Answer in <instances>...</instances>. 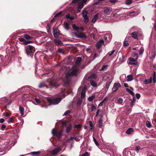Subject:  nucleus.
<instances>
[{
  "label": "nucleus",
  "mask_w": 156,
  "mask_h": 156,
  "mask_svg": "<svg viewBox=\"0 0 156 156\" xmlns=\"http://www.w3.org/2000/svg\"><path fill=\"white\" fill-rule=\"evenodd\" d=\"M70 112V111L69 110H67L64 113V115H68L69 113Z\"/></svg>",
  "instance_id": "nucleus-53"
},
{
  "label": "nucleus",
  "mask_w": 156,
  "mask_h": 156,
  "mask_svg": "<svg viewBox=\"0 0 156 156\" xmlns=\"http://www.w3.org/2000/svg\"><path fill=\"white\" fill-rule=\"evenodd\" d=\"M40 151H34L31 153V155H38L40 154Z\"/></svg>",
  "instance_id": "nucleus-29"
},
{
  "label": "nucleus",
  "mask_w": 156,
  "mask_h": 156,
  "mask_svg": "<svg viewBox=\"0 0 156 156\" xmlns=\"http://www.w3.org/2000/svg\"><path fill=\"white\" fill-rule=\"evenodd\" d=\"M132 3V0H126L125 3L127 5H129Z\"/></svg>",
  "instance_id": "nucleus-35"
},
{
  "label": "nucleus",
  "mask_w": 156,
  "mask_h": 156,
  "mask_svg": "<svg viewBox=\"0 0 156 156\" xmlns=\"http://www.w3.org/2000/svg\"><path fill=\"white\" fill-rule=\"evenodd\" d=\"M35 100L36 102H37V103L40 104L41 103V101L38 98H36Z\"/></svg>",
  "instance_id": "nucleus-55"
},
{
  "label": "nucleus",
  "mask_w": 156,
  "mask_h": 156,
  "mask_svg": "<svg viewBox=\"0 0 156 156\" xmlns=\"http://www.w3.org/2000/svg\"><path fill=\"white\" fill-rule=\"evenodd\" d=\"M127 78H128L127 80V81H131L133 80V76L131 75H128L127 76Z\"/></svg>",
  "instance_id": "nucleus-25"
},
{
  "label": "nucleus",
  "mask_w": 156,
  "mask_h": 156,
  "mask_svg": "<svg viewBox=\"0 0 156 156\" xmlns=\"http://www.w3.org/2000/svg\"><path fill=\"white\" fill-rule=\"evenodd\" d=\"M109 2L111 3L115 4L117 2V0H109Z\"/></svg>",
  "instance_id": "nucleus-51"
},
{
  "label": "nucleus",
  "mask_w": 156,
  "mask_h": 156,
  "mask_svg": "<svg viewBox=\"0 0 156 156\" xmlns=\"http://www.w3.org/2000/svg\"><path fill=\"white\" fill-rule=\"evenodd\" d=\"M93 140H94L95 144H96V145L97 146H98L99 145V144L98 142L97 141L96 139H95V138L94 137H93Z\"/></svg>",
  "instance_id": "nucleus-45"
},
{
  "label": "nucleus",
  "mask_w": 156,
  "mask_h": 156,
  "mask_svg": "<svg viewBox=\"0 0 156 156\" xmlns=\"http://www.w3.org/2000/svg\"><path fill=\"white\" fill-rule=\"evenodd\" d=\"M115 51V50H113L111 52H109L108 53V55L109 56H111Z\"/></svg>",
  "instance_id": "nucleus-42"
},
{
  "label": "nucleus",
  "mask_w": 156,
  "mask_h": 156,
  "mask_svg": "<svg viewBox=\"0 0 156 156\" xmlns=\"http://www.w3.org/2000/svg\"><path fill=\"white\" fill-rule=\"evenodd\" d=\"M85 97V92L84 90H82L81 93V98H83Z\"/></svg>",
  "instance_id": "nucleus-24"
},
{
  "label": "nucleus",
  "mask_w": 156,
  "mask_h": 156,
  "mask_svg": "<svg viewBox=\"0 0 156 156\" xmlns=\"http://www.w3.org/2000/svg\"><path fill=\"white\" fill-rule=\"evenodd\" d=\"M45 86V85L44 84V83H40V84L39 86V87L40 88H42V87H44Z\"/></svg>",
  "instance_id": "nucleus-52"
},
{
  "label": "nucleus",
  "mask_w": 156,
  "mask_h": 156,
  "mask_svg": "<svg viewBox=\"0 0 156 156\" xmlns=\"http://www.w3.org/2000/svg\"><path fill=\"white\" fill-rule=\"evenodd\" d=\"M95 98V95L92 96H91L89 97L88 98V100L90 101H91L93 100V99L94 98Z\"/></svg>",
  "instance_id": "nucleus-31"
},
{
  "label": "nucleus",
  "mask_w": 156,
  "mask_h": 156,
  "mask_svg": "<svg viewBox=\"0 0 156 156\" xmlns=\"http://www.w3.org/2000/svg\"><path fill=\"white\" fill-rule=\"evenodd\" d=\"M111 12V10L108 7L105 8L104 9V12L106 15H109Z\"/></svg>",
  "instance_id": "nucleus-13"
},
{
  "label": "nucleus",
  "mask_w": 156,
  "mask_h": 156,
  "mask_svg": "<svg viewBox=\"0 0 156 156\" xmlns=\"http://www.w3.org/2000/svg\"><path fill=\"white\" fill-rule=\"evenodd\" d=\"M97 78V75L95 74H93L90 75L89 78H92L93 79H96Z\"/></svg>",
  "instance_id": "nucleus-34"
},
{
  "label": "nucleus",
  "mask_w": 156,
  "mask_h": 156,
  "mask_svg": "<svg viewBox=\"0 0 156 156\" xmlns=\"http://www.w3.org/2000/svg\"><path fill=\"white\" fill-rule=\"evenodd\" d=\"M79 71V68L76 66H73L71 69L69 67H63L60 69L59 72L61 75L66 73V78L68 79L73 76H76Z\"/></svg>",
  "instance_id": "nucleus-1"
},
{
  "label": "nucleus",
  "mask_w": 156,
  "mask_h": 156,
  "mask_svg": "<svg viewBox=\"0 0 156 156\" xmlns=\"http://www.w3.org/2000/svg\"><path fill=\"white\" fill-rule=\"evenodd\" d=\"M132 56L133 57H135L136 56L137 57L138 56L137 55V54L136 53L135 51H134L133 52V54H132Z\"/></svg>",
  "instance_id": "nucleus-62"
},
{
  "label": "nucleus",
  "mask_w": 156,
  "mask_h": 156,
  "mask_svg": "<svg viewBox=\"0 0 156 156\" xmlns=\"http://www.w3.org/2000/svg\"><path fill=\"white\" fill-rule=\"evenodd\" d=\"M74 36L77 38L86 39L87 36L84 34L82 33H76L74 34Z\"/></svg>",
  "instance_id": "nucleus-7"
},
{
  "label": "nucleus",
  "mask_w": 156,
  "mask_h": 156,
  "mask_svg": "<svg viewBox=\"0 0 156 156\" xmlns=\"http://www.w3.org/2000/svg\"><path fill=\"white\" fill-rule=\"evenodd\" d=\"M88 12L87 11L84 10L82 12V16L83 17H85L87 16Z\"/></svg>",
  "instance_id": "nucleus-26"
},
{
  "label": "nucleus",
  "mask_w": 156,
  "mask_h": 156,
  "mask_svg": "<svg viewBox=\"0 0 156 156\" xmlns=\"http://www.w3.org/2000/svg\"><path fill=\"white\" fill-rule=\"evenodd\" d=\"M138 57V56H137V58H136V59H135L132 57H130L129 59V64L130 65H137L138 63L137 61V59Z\"/></svg>",
  "instance_id": "nucleus-6"
},
{
  "label": "nucleus",
  "mask_w": 156,
  "mask_h": 156,
  "mask_svg": "<svg viewBox=\"0 0 156 156\" xmlns=\"http://www.w3.org/2000/svg\"><path fill=\"white\" fill-rule=\"evenodd\" d=\"M151 81L152 79L151 78V77L150 78L148 79L145 80L144 83L145 84H148L151 83Z\"/></svg>",
  "instance_id": "nucleus-19"
},
{
  "label": "nucleus",
  "mask_w": 156,
  "mask_h": 156,
  "mask_svg": "<svg viewBox=\"0 0 156 156\" xmlns=\"http://www.w3.org/2000/svg\"><path fill=\"white\" fill-rule=\"evenodd\" d=\"M26 51L27 55H31V54L34 52L35 48L32 46H29L27 48Z\"/></svg>",
  "instance_id": "nucleus-5"
},
{
  "label": "nucleus",
  "mask_w": 156,
  "mask_h": 156,
  "mask_svg": "<svg viewBox=\"0 0 156 156\" xmlns=\"http://www.w3.org/2000/svg\"><path fill=\"white\" fill-rule=\"evenodd\" d=\"M98 14H96L95 15H94L92 20V22L93 23H95L96 20H97L98 19Z\"/></svg>",
  "instance_id": "nucleus-15"
},
{
  "label": "nucleus",
  "mask_w": 156,
  "mask_h": 156,
  "mask_svg": "<svg viewBox=\"0 0 156 156\" xmlns=\"http://www.w3.org/2000/svg\"><path fill=\"white\" fill-rule=\"evenodd\" d=\"M84 18V21L86 23H87L89 21V19L88 16H86L85 17H83Z\"/></svg>",
  "instance_id": "nucleus-37"
},
{
  "label": "nucleus",
  "mask_w": 156,
  "mask_h": 156,
  "mask_svg": "<svg viewBox=\"0 0 156 156\" xmlns=\"http://www.w3.org/2000/svg\"><path fill=\"white\" fill-rule=\"evenodd\" d=\"M3 115L7 117H9L10 116V114H9L7 112L4 113H3Z\"/></svg>",
  "instance_id": "nucleus-54"
},
{
  "label": "nucleus",
  "mask_w": 156,
  "mask_h": 156,
  "mask_svg": "<svg viewBox=\"0 0 156 156\" xmlns=\"http://www.w3.org/2000/svg\"><path fill=\"white\" fill-rule=\"evenodd\" d=\"M105 103L104 102V101H102L99 104L98 106H101L102 105H103V104H104Z\"/></svg>",
  "instance_id": "nucleus-60"
},
{
  "label": "nucleus",
  "mask_w": 156,
  "mask_h": 156,
  "mask_svg": "<svg viewBox=\"0 0 156 156\" xmlns=\"http://www.w3.org/2000/svg\"><path fill=\"white\" fill-rule=\"evenodd\" d=\"M140 149V147L139 146H136L135 147V150L137 152L139 151Z\"/></svg>",
  "instance_id": "nucleus-56"
},
{
  "label": "nucleus",
  "mask_w": 156,
  "mask_h": 156,
  "mask_svg": "<svg viewBox=\"0 0 156 156\" xmlns=\"http://www.w3.org/2000/svg\"><path fill=\"white\" fill-rule=\"evenodd\" d=\"M104 0H98V1L94 2L93 4V5H98L101 2L103 1Z\"/></svg>",
  "instance_id": "nucleus-38"
},
{
  "label": "nucleus",
  "mask_w": 156,
  "mask_h": 156,
  "mask_svg": "<svg viewBox=\"0 0 156 156\" xmlns=\"http://www.w3.org/2000/svg\"><path fill=\"white\" fill-rule=\"evenodd\" d=\"M61 149L60 148H57L53 149L51 153V154L53 155H55L56 154L58 153L59 152Z\"/></svg>",
  "instance_id": "nucleus-10"
},
{
  "label": "nucleus",
  "mask_w": 156,
  "mask_h": 156,
  "mask_svg": "<svg viewBox=\"0 0 156 156\" xmlns=\"http://www.w3.org/2000/svg\"><path fill=\"white\" fill-rule=\"evenodd\" d=\"M102 122H103V119L102 118H101L100 119L99 121H98V127L99 128H101L102 126Z\"/></svg>",
  "instance_id": "nucleus-17"
},
{
  "label": "nucleus",
  "mask_w": 156,
  "mask_h": 156,
  "mask_svg": "<svg viewBox=\"0 0 156 156\" xmlns=\"http://www.w3.org/2000/svg\"><path fill=\"white\" fill-rule=\"evenodd\" d=\"M64 27L66 30H68L69 29V24L67 22H65L64 24Z\"/></svg>",
  "instance_id": "nucleus-23"
},
{
  "label": "nucleus",
  "mask_w": 156,
  "mask_h": 156,
  "mask_svg": "<svg viewBox=\"0 0 156 156\" xmlns=\"http://www.w3.org/2000/svg\"><path fill=\"white\" fill-rule=\"evenodd\" d=\"M136 96L137 99H139L140 97V94L139 93H137L136 94Z\"/></svg>",
  "instance_id": "nucleus-57"
},
{
  "label": "nucleus",
  "mask_w": 156,
  "mask_h": 156,
  "mask_svg": "<svg viewBox=\"0 0 156 156\" xmlns=\"http://www.w3.org/2000/svg\"><path fill=\"white\" fill-rule=\"evenodd\" d=\"M67 19H69L71 20H73L74 19V17L73 16H70L69 14H67L66 16Z\"/></svg>",
  "instance_id": "nucleus-30"
},
{
  "label": "nucleus",
  "mask_w": 156,
  "mask_h": 156,
  "mask_svg": "<svg viewBox=\"0 0 156 156\" xmlns=\"http://www.w3.org/2000/svg\"><path fill=\"white\" fill-rule=\"evenodd\" d=\"M104 41L103 39L97 42L96 44L97 48L98 49L100 48L102 44H104Z\"/></svg>",
  "instance_id": "nucleus-11"
},
{
  "label": "nucleus",
  "mask_w": 156,
  "mask_h": 156,
  "mask_svg": "<svg viewBox=\"0 0 156 156\" xmlns=\"http://www.w3.org/2000/svg\"><path fill=\"white\" fill-rule=\"evenodd\" d=\"M72 128V126L71 125H69L67 128L66 129V132L67 133H69L70 130H71Z\"/></svg>",
  "instance_id": "nucleus-32"
},
{
  "label": "nucleus",
  "mask_w": 156,
  "mask_h": 156,
  "mask_svg": "<svg viewBox=\"0 0 156 156\" xmlns=\"http://www.w3.org/2000/svg\"><path fill=\"white\" fill-rule=\"evenodd\" d=\"M53 32L55 37L56 38H58L59 35V32L58 31H57L56 30H53Z\"/></svg>",
  "instance_id": "nucleus-14"
},
{
  "label": "nucleus",
  "mask_w": 156,
  "mask_h": 156,
  "mask_svg": "<svg viewBox=\"0 0 156 156\" xmlns=\"http://www.w3.org/2000/svg\"><path fill=\"white\" fill-rule=\"evenodd\" d=\"M126 90L127 92L129 93L132 96H134V93L129 89L126 88Z\"/></svg>",
  "instance_id": "nucleus-28"
},
{
  "label": "nucleus",
  "mask_w": 156,
  "mask_h": 156,
  "mask_svg": "<svg viewBox=\"0 0 156 156\" xmlns=\"http://www.w3.org/2000/svg\"><path fill=\"white\" fill-rule=\"evenodd\" d=\"M54 78V77L52 78L51 79L49 80H48V82L50 85L51 87L56 88L59 86V84L58 83L57 81Z\"/></svg>",
  "instance_id": "nucleus-4"
},
{
  "label": "nucleus",
  "mask_w": 156,
  "mask_h": 156,
  "mask_svg": "<svg viewBox=\"0 0 156 156\" xmlns=\"http://www.w3.org/2000/svg\"><path fill=\"white\" fill-rule=\"evenodd\" d=\"M74 127L75 128H79L80 129L81 127V125H76L74 126Z\"/></svg>",
  "instance_id": "nucleus-49"
},
{
  "label": "nucleus",
  "mask_w": 156,
  "mask_h": 156,
  "mask_svg": "<svg viewBox=\"0 0 156 156\" xmlns=\"http://www.w3.org/2000/svg\"><path fill=\"white\" fill-rule=\"evenodd\" d=\"M89 126L91 127H93V124L92 121H89Z\"/></svg>",
  "instance_id": "nucleus-63"
},
{
  "label": "nucleus",
  "mask_w": 156,
  "mask_h": 156,
  "mask_svg": "<svg viewBox=\"0 0 156 156\" xmlns=\"http://www.w3.org/2000/svg\"><path fill=\"white\" fill-rule=\"evenodd\" d=\"M121 86L119 83H115L114 84V86L112 88V90L113 92H115L119 88L121 87Z\"/></svg>",
  "instance_id": "nucleus-9"
},
{
  "label": "nucleus",
  "mask_w": 156,
  "mask_h": 156,
  "mask_svg": "<svg viewBox=\"0 0 156 156\" xmlns=\"http://www.w3.org/2000/svg\"><path fill=\"white\" fill-rule=\"evenodd\" d=\"M72 27L74 30H78L79 29V28L77 27L75 24H73L72 25Z\"/></svg>",
  "instance_id": "nucleus-40"
},
{
  "label": "nucleus",
  "mask_w": 156,
  "mask_h": 156,
  "mask_svg": "<svg viewBox=\"0 0 156 156\" xmlns=\"http://www.w3.org/2000/svg\"><path fill=\"white\" fill-rule=\"evenodd\" d=\"M91 107L92 108L91 111L93 112V111H94L96 109V107L94 105H91Z\"/></svg>",
  "instance_id": "nucleus-48"
},
{
  "label": "nucleus",
  "mask_w": 156,
  "mask_h": 156,
  "mask_svg": "<svg viewBox=\"0 0 156 156\" xmlns=\"http://www.w3.org/2000/svg\"><path fill=\"white\" fill-rule=\"evenodd\" d=\"M5 121V120L3 118H1L0 119V122L1 123H3Z\"/></svg>",
  "instance_id": "nucleus-64"
},
{
  "label": "nucleus",
  "mask_w": 156,
  "mask_h": 156,
  "mask_svg": "<svg viewBox=\"0 0 156 156\" xmlns=\"http://www.w3.org/2000/svg\"><path fill=\"white\" fill-rule=\"evenodd\" d=\"M133 101L130 104V105L132 107H133L134 105L135 102L136 100L135 97H133Z\"/></svg>",
  "instance_id": "nucleus-33"
},
{
  "label": "nucleus",
  "mask_w": 156,
  "mask_h": 156,
  "mask_svg": "<svg viewBox=\"0 0 156 156\" xmlns=\"http://www.w3.org/2000/svg\"><path fill=\"white\" fill-rule=\"evenodd\" d=\"M81 58L80 57H78L75 63L76 65L79 64L81 61Z\"/></svg>",
  "instance_id": "nucleus-21"
},
{
  "label": "nucleus",
  "mask_w": 156,
  "mask_h": 156,
  "mask_svg": "<svg viewBox=\"0 0 156 156\" xmlns=\"http://www.w3.org/2000/svg\"><path fill=\"white\" fill-rule=\"evenodd\" d=\"M6 127V126L4 124H3L1 126V129L2 131H4Z\"/></svg>",
  "instance_id": "nucleus-43"
},
{
  "label": "nucleus",
  "mask_w": 156,
  "mask_h": 156,
  "mask_svg": "<svg viewBox=\"0 0 156 156\" xmlns=\"http://www.w3.org/2000/svg\"><path fill=\"white\" fill-rule=\"evenodd\" d=\"M54 41L55 44L56 45H61L62 44V41L60 40L55 39Z\"/></svg>",
  "instance_id": "nucleus-18"
},
{
  "label": "nucleus",
  "mask_w": 156,
  "mask_h": 156,
  "mask_svg": "<svg viewBox=\"0 0 156 156\" xmlns=\"http://www.w3.org/2000/svg\"><path fill=\"white\" fill-rule=\"evenodd\" d=\"M19 111L21 114V115H23L24 114V109L22 106H20L19 107Z\"/></svg>",
  "instance_id": "nucleus-22"
},
{
  "label": "nucleus",
  "mask_w": 156,
  "mask_h": 156,
  "mask_svg": "<svg viewBox=\"0 0 156 156\" xmlns=\"http://www.w3.org/2000/svg\"><path fill=\"white\" fill-rule=\"evenodd\" d=\"M47 101L49 103L50 105H55L58 104L61 100V98H58L55 99H52L51 98L47 97L46 98Z\"/></svg>",
  "instance_id": "nucleus-2"
},
{
  "label": "nucleus",
  "mask_w": 156,
  "mask_h": 156,
  "mask_svg": "<svg viewBox=\"0 0 156 156\" xmlns=\"http://www.w3.org/2000/svg\"><path fill=\"white\" fill-rule=\"evenodd\" d=\"M123 100L122 98H120L118 100V103L120 104H122L123 102Z\"/></svg>",
  "instance_id": "nucleus-39"
},
{
  "label": "nucleus",
  "mask_w": 156,
  "mask_h": 156,
  "mask_svg": "<svg viewBox=\"0 0 156 156\" xmlns=\"http://www.w3.org/2000/svg\"><path fill=\"white\" fill-rule=\"evenodd\" d=\"M19 41H20V42H24V41H25V39L24 38H20L19 39Z\"/></svg>",
  "instance_id": "nucleus-61"
},
{
  "label": "nucleus",
  "mask_w": 156,
  "mask_h": 156,
  "mask_svg": "<svg viewBox=\"0 0 156 156\" xmlns=\"http://www.w3.org/2000/svg\"><path fill=\"white\" fill-rule=\"evenodd\" d=\"M133 132V129L132 128H129L127 129L126 131V133L127 134H131Z\"/></svg>",
  "instance_id": "nucleus-20"
},
{
  "label": "nucleus",
  "mask_w": 156,
  "mask_h": 156,
  "mask_svg": "<svg viewBox=\"0 0 156 156\" xmlns=\"http://www.w3.org/2000/svg\"><path fill=\"white\" fill-rule=\"evenodd\" d=\"M125 60V57L124 55H122V57L121 61L122 62H124Z\"/></svg>",
  "instance_id": "nucleus-59"
},
{
  "label": "nucleus",
  "mask_w": 156,
  "mask_h": 156,
  "mask_svg": "<svg viewBox=\"0 0 156 156\" xmlns=\"http://www.w3.org/2000/svg\"><path fill=\"white\" fill-rule=\"evenodd\" d=\"M108 66V65H104L102 67L101 69H100V70L102 71V70H104L105 69H107Z\"/></svg>",
  "instance_id": "nucleus-36"
},
{
  "label": "nucleus",
  "mask_w": 156,
  "mask_h": 156,
  "mask_svg": "<svg viewBox=\"0 0 156 156\" xmlns=\"http://www.w3.org/2000/svg\"><path fill=\"white\" fill-rule=\"evenodd\" d=\"M129 45V43L127 41H125L124 43V46H127Z\"/></svg>",
  "instance_id": "nucleus-47"
},
{
  "label": "nucleus",
  "mask_w": 156,
  "mask_h": 156,
  "mask_svg": "<svg viewBox=\"0 0 156 156\" xmlns=\"http://www.w3.org/2000/svg\"><path fill=\"white\" fill-rule=\"evenodd\" d=\"M139 34L138 32H133L131 34V36L133 38L137 39V36L139 35Z\"/></svg>",
  "instance_id": "nucleus-12"
},
{
  "label": "nucleus",
  "mask_w": 156,
  "mask_h": 156,
  "mask_svg": "<svg viewBox=\"0 0 156 156\" xmlns=\"http://www.w3.org/2000/svg\"><path fill=\"white\" fill-rule=\"evenodd\" d=\"M144 49L143 48L141 47L140 49V51L139 52L140 54H143L144 52Z\"/></svg>",
  "instance_id": "nucleus-44"
},
{
  "label": "nucleus",
  "mask_w": 156,
  "mask_h": 156,
  "mask_svg": "<svg viewBox=\"0 0 156 156\" xmlns=\"http://www.w3.org/2000/svg\"><path fill=\"white\" fill-rule=\"evenodd\" d=\"M146 126L148 128H150L151 127L150 122L148 121H147L146 122Z\"/></svg>",
  "instance_id": "nucleus-41"
},
{
  "label": "nucleus",
  "mask_w": 156,
  "mask_h": 156,
  "mask_svg": "<svg viewBox=\"0 0 156 156\" xmlns=\"http://www.w3.org/2000/svg\"><path fill=\"white\" fill-rule=\"evenodd\" d=\"M24 37L27 40H31L33 38L32 37H31L27 34L24 35Z\"/></svg>",
  "instance_id": "nucleus-27"
},
{
  "label": "nucleus",
  "mask_w": 156,
  "mask_h": 156,
  "mask_svg": "<svg viewBox=\"0 0 156 156\" xmlns=\"http://www.w3.org/2000/svg\"><path fill=\"white\" fill-rule=\"evenodd\" d=\"M32 42V41H26V40H25V41L24 42V44L25 45H27L31 43Z\"/></svg>",
  "instance_id": "nucleus-46"
},
{
  "label": "nucleus",
  "mask_w": 156,
  "mask_h": 156,
  "mask_svg": "<svg viewBox=\"0 0 156 156\" xmlns=\"http://www.w3.org/2000/svg\"><path fill=\"white\" fill-rule=\"evenodd\" d=\"M87 0H73V3H75L77 2L78 3V9H81L84 6V3H85Z\"/></svg>",
  "instance_id": "nucleus-3"
},
{
  "label": "nucleus",
  "mask_w": 156,
  "mask_h": 156,
  "mask_svg": "<svg viewBox=\"0 0 156 156\" xmlns=\"http://www.w3.org/2000/svg\"><path fill=\"white\" fill-rule=\"evenodd\" d=\"M90 83L91 85L93 87H97V84L94 80H91L90 81Z\"/></svg>",
  "instance_id": "nucleus-16"
},
{
  "label": "nucleus",
  "mask_w": 156,
  "mask_h": 156,
  "mask_svg": "<svg viewBox=\"0 0 156 156\" xmlns=\"http://www.w3.org/2000/svg\"><path fill=\"white\" fill-rule=\"evenodd\" d=\"M62 133V131H60L58 133L57 131L54 129H53L52 130V133L54 136H56L59 137L61 136V135Z\"/></svg>",
  "instance_id": "nucleus-8"
},
{
  "label": "nucleus",
  "mask_w": 156,
  "mask_h": 156,
  "mask_svg": "<svg viewBox=\"0 0 156 156\" xmlns=\"http://www.w3.org/2000/svg\"><path fill=\"white\" fill-rule=\"evenodd\" d=\"M89 155L88 152H86L84 154H83L81 156H88Z\"/></svg>",
  "instance_id": "nucleus-58"
},
{
  "label": "nucleus",
  "mask_w": 156,
  "mask_h": 156,
  "mask_svg": "<svg viewBox=\"0 0 156 156\" xmlns=\"http://www.w3.org/2000/svg\"><path fill=\"white\" fill-rule=\"evenodd\" d=\"M13 117H12L8 120V123H10L12 122L13 121Z\"/></svg>",
  "instance_id": "nucleus-50"
}]
</instances>
